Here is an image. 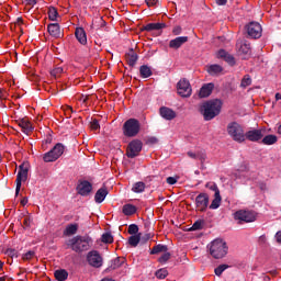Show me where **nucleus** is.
I'll return each mask as SVG.
<instances>
[{"mask_svg":"<svg viewBox=\"0 0 281 281\" xmlns=\"http://www.w3.org/2000/svg\"><path fill=\"white\" fill-rule=\"evenodd\" d=\"M139 74L142 78H150V76H153V70L150 69V67L143 65L139 68Z\"/></svg>","mask_w":281,"mask_h":281,"instance_id":"nucleus-35","label":"nucleus"},{"mask_svg":"<svg viewBox=\"0 0 281 281\" xmlns=\"http://www.w3.org/2000/svg\"><path fill=\"white\" fill-rule=\"evenodd\" d=\"M64 111H65L66 117H71V113H74V108H71L70 105H67Z\"/></svg>","mask_w":281,"mask_h":281,"instance_id":"nucleus-51","label":"nucleus"},{"mask_svg":"<svg viewBox=\"0 0 281 281\" xmlns=\"http://www.w3.org/2000/svg\"><path fill=\"white\" fill-rule=\"evenodd\" d=\"M124 257H116L111 265V269H120V267L124 265Z\"/></svg>","mask_w":281,"mask_h":281,"instance_id":"nucleus-39","label":"nucleus"},{"mask_svg":"<svg viewBox=\"0 0 281 281\" xmlns=\"http://www.w3.org/2000/svg\"><path fill=\"white\" fill-rule=\"evenodd\" d=\"M27 5H36V0H26Z\"/></svg>","mask_w":281,"mask_h":281,"instance_id":"nucleus-61","label":"nucleus"},{"mask_svg":"<svg viewBox=\"0 0 281 281\" xmlns=\"http://www.w3.org/2000/svg\"><path fill=\"white\" fill-rule=\"evenodd\" d=\"M199 229H203V221H196L191 227V232H196Z\"/></svg>","mask_w":281,"mask_h":281,"instance_id":"nucleus-49","label":"nucleus"},{"mask_svg":"<svg viewBox=\"0 0 281 281\" xmlns=\"http://www.w3.org/2000/svg\"><path fill=\"white\" fill-rule=\"evenodd\" d=\"M210 205V196L206 193H200L195 198V206L198 212H205Z\"/></svg>","mask_w":281,"mask_h":281,"instance_id":"nucleus-14","label":"nucleus"},{"mask_svg":"<svg viewBox=\"0 0 281 281\" xmlns=\"http://www.w3.org/2000/svg\"><path fill=\"white\" fill-rule=\"evenodd\" d=\"M276 239H277V243H279V245H281V231H279V232L276 234Z\"/></svg>","mask_w":281,"mask_h":281,"instance_id":"nucleus-58","label":"nucleus"},{"mask_svg":"<svg viewBox=\"0 0 281 281\" xmlns=\"http://www.w3.org/2000/svg\"><path fill=\"white\" fill-rule=\"evenodd\" d=\"M139 232V226L137 224H131L127 228V234H131L132 236H137Z\"/></svg>","mask_w":281,"mask_h":281,"instance_id":"nucleus-43","label":"nucleus"},{"mask_svg":"<svg viewBox=\"0 0 281 281\" xmlns=\"http://www.w3.org/2000/svg\"><path fill=\"white\" fill-rule=\"evenodd\" d=\"M159 0H145V3L148 5V8H153V5H157Z\"/></svg>","mask_w":281,"mask_h":281,"instance_id":"nucleus-52","label":"nucleus"},{"mask_svg":"<svg viewBox=\"0 0 281 281\" xmlns=\"http://www.w3.org/2000/svg\"><path fill=\"white\" fill-rule=\"evenodd\" d=\"M166 251H168V246L158 244L153 247V249L150 250V255L155 256L157 254H165Z\"/></svg>","mask_w":281,"mask_h":281,"instance_id":"nucleus-32","label":"nucleus"},{"mask_svg":"<svg viewBox=\"0 0 281 281\" xmlns=\"http://www.w3.org/2000/svg\"><path fill=\"white\" fill-rule=\"evenodd\" d=\"M75 36L81 45H87V33L85 32V29L77 27L75 31Z\"/></svg>","mask_w":281,"mask_h":281,"instance_id":"nucleus-26","label":"nucleus"},{"mask_svg":"<svg viewBox=\"0 0 281 281\" xmlns=\"http://www.w3.org/2000/svg\"><path fill=\"white\" fill-rule=\"evenodd\" d=\"M55 280L57 281H65L69 278V272L65 269L56 270L54 272Z\"/></svg>","mask_w":281,"mask_h":281,"instance_id":"nucleus-29","label":"nucleus"},{"mask_svg":"<svg viewBox=\"0 0 281 281\" xmlns=\"http://www.w3.org/2000/svg\"><path fill=\"white\" fill-rule=\"evenodd\" d=\"M101 240L102 243L111 245V243H113V235H111V233H105L102 235Z\"/></svg>","mask_w":281,"mask_h":281,"instance_id":"nucleus-46","label":"nucleus"},{"mask_svg":"<svg viewBox=\"0 0 281 281\" xmlns=\"http://www.w3.org/2000/svg\"><path fill=\"white\" fill-rule=\"evenodd\" d=\"M63 153H65V146H63V144H60V143H57L53 149H50L48 153L44 154L43 160L46 164L56 161L63 155Z\"/></svg>","mask_w":281,"mask_h":281,"instance_id":"nucleus-7","label":"nucleus"},{"mask_svg":"<svg viewBox=\"0 0 281 281\" xmlns=\"http://www.w3.org/2000/svg\"><path fill=\"white\" fill-rule=\"evenodd\" d=\"M144 144L139 139H134L127 145L126 149V157L130 159H135V157L139 156V153H142Z\"/></svg>","mask_w":281,"mask_h":281,"instance_id":"nucleus-8","label":"nucleus"},{"mask_svg":"<svg viewBox=\"0 0 281 281\" xmlns=\"http://www.w3.org/2000/svg\"><path fill=\"white\" fill-rule=\"evenodd\" d=\"M31 223H32V220L30 217H25L23 221L24 227H30Z\"/></svg>","mask_w":281,"mask_h":281,"instance_id":"nucleus-55","label":"nucleus"},{"mask_svg":"<svg viewBox=\"0 0 281 281\" xmlns=\"http://www.w3.org/2000/svg\"><path fill=\"white\" fill-rule=\"evenodd\" d=\"M209 251L212 258L221 260L227 256V243L223 239H215L209 245Z\"/></svg>","mask_w":281,"mask_h":281,"instance_id":"nucleus-3","label":"nucleus"},{"mask_svg":"<svg viewBox=\"0 0 281 281\" xmlns=\"http://www.w3.org/2000/svg\"><path fill=\"white\" fill-rule=\"evenodd\" d=\"M48 34L54 38H60V25L58 23H50L47 26Z\"/></svg>","mask_w":281,"mask_h":281,"instance_id":"nucleus-24","label":"nucleus"},{"mask_svg":"<svg viewBox=\"0 0 281 281\" xmlns=\"http://www.w3.org/2000/svg\"><path fill=\"white\" fill-rule=\"evenodd\" d=\"M7 254H8L9 256H11V258H14V256H16V250H14V249H8V250H7Z\"/></svg>","mask_w":281,"mask_h":281,"instance_id":"nucleus-57","label":"nucleus"},{"mask_svg":"<svg viewBox=\"0 0 281 281\" xmlns=\"http://www.w3.org/2000/svg\"><path fill=\"white\" fill-rule=\"evenodd\" d=\"M212 91H214V83H206L200 89L199 95L200 98H210Z\"/></svg>","mask_w":281,"mask_h":281,"instance_id":"nucleus-22","label":"nucleus"},{"mask_svg":"<svg viewBox=\"0 0 281 281\" xmlns=\"http://www.w3.org/2000/svg\"><path fill=\"white\" fill-rule=\"evenodd\" d=\"M221 201H223V198H221V192L214 193V199L209 206L210 210H218V207H221Z\"/></svg>","mask_w":281,"mask_h":281,"instance_id":"nucleus-30","label":"nucleus"},{"mask_svg":"<svg viewBox=\"0 0 281 281\" xmlns=\"http://www.w3.org/2000/svg\"><path fill=\"white\" fill-rule=\"evenodd\" d=\"M138 58L139 57L137 56V53H135L133 48L125 54V60L130 67H135V65H137Z\"/></svg>","mask_w":281,"mask_h":281,"instance_id":"nucleus-20","label":"nucleus"},{"mask_svg":"<svg viewBox=\"0 0 281 281\" xmlns=\"http://www.w3.org/2000/svg\"><path fill=\"white\" fill-rule=\"evenodd\" d=\"M29 170L30 169L27 168V165H25V164L20 165L19 172H18L16 180H15V183H16L15 194H16V196H18L19 192H21L22 182L27 181Z\"/></svg>","mask_w":281,"mask_h":281,"instance_id":"nucleus-9","label":"nucleus"},{"mask_svg":"<svg viewBox=\"0 0 281 281\" xmlns=\"http://www.w3.org/2000/svg\"><path fill=\"white\" fill-rule=\"evenodd\" d=\"M251 85V76L245 75L241 79L240 87L243 89H247V87H250Z\"/></svg>","mask_w":281,"mask_h":281,"instance_id":"nucleus-40","label":"nucleus"},{"mask_svg":"<svg viewBox=\"0 0 281 281\" xmlns=\"http://www.w3.org/2000/svg\"><path fill=\"white\" fill-rule=\"evenodd\" d=\"M34 256H36V252L34 250H30L22 256V260L24 262H27V261L32 260L34 258Z\"/></svg>","mask_w":281,"mask_h":281,"instance_id":"nucleus-45","label":"nucleus"},{"mask_svg":"<svg viewBox=\"0 0 281 281\" xmlns=\"http://www.w3.org/2000/svg\"><path fill=\"white\" fill-rule=\"evenodd\" d=\"M276 100H281V93L276 94Z\"/></svg>","mask_w":281,"mask_h":281,"instance_id":"nucleus-64","label":"nucleus"},{"mask_svg":"<svg viewBox=\"0 0 281 281\" xmlns=\"http://www.w3.org/2000/svg\"><path fill=\"white\" fill-rule=\"evenodd\" d=\"M48 19L49 21H56V19H58V10H56V8L50 7L48 9Z\"/></svg>","mask_w":281,"mask_h":281,"instance_id":"nucleus-41","label":"nucleus"},{"mask_svg":"<svg viewBox=\"0 0 281 281\" xmlns=\"http://www.w3.org/2000/svg\"><path fill=\"white\" fill-rule=\"evenodd\" d=\"M78 234V224H69L64 229V236H74Z\"/></svg>","mask_w":281,"mask_h":281,"instance_id":"nucleus-31","label":"nucleus"},{"mask_svg":"<svg viewBox=\"0 0 281 281\" xmlns=\"http://www.w3.org/2000/svg\"><path fill=\"white\" fill-rule=\"evenodd\" d=\"M226 269H229V266L227 265H220L217 268H215L214 272L215 276H217L218 278H221V276H223V271H225Z\"/></svg>","mask_w":281,"mask_h":281,"instance_id":"nucleus-44","label":"nucleus"},{"mask_svg":"<svg viewBox=\"0 0 281 281\" xmlns=\"http://www.w3.org/2000/svg\"><path fill=\"white\" fill-rule=\"evenodd\" d=\"M217 58H222V60H225V63H227V65H229L231 67H234V65H236V58L234 57V55L229 54L225 49H220L217 52Z\"/></svg>","mask_w":281,"mask_h":281,"instance_id":"nucleus-17","label":"nucleus"},{"mask_svg":"<svg viewBox=\"0 0 281 281\" xmlns=\"http://www.w3.org/2000/svg\"><path fill=\"white\" fill-rule=\"evenodd\" d=\"M167 183H168L169 186H175V183H177V178H175V177H168V178H167Z\"/></svg>","mask_w":281,"mask_h":281,"instance_id":"nucleus-54","label":"nucleus"},{"mask_svg":"<svg viewBox=\"0 0 281 281\" xmlns=\"http://www.w3.org/2000/svg\"><path fill=\"white\" fill-rule=\"evenodd\" d=\"M217 5H227V0H215Z\"/></svg>","mask_w":281,"mask_h":281,"instance_id":"nucleus-59","label":"nucleus"},{"mask_svg":"<svg viewBox=\"0 0 281 281\" xmlns=\"http://www.w3.org/2000/svg\"><path fill=\"white\" fill-rule=\"evenodd\" d=\"M155 276L158 280H166V278H168V270L166 268H161L155 272Z\"/></svg>","mask_w":281,"mask_h":281,"instance_id":"nucleus-38","label":"nucleus"},{"mask_svg":"<svg viewBox=\"0 0 281 281\" xmlns=\"http://www.w3.org/2000/svg\"><path fill=\"white\" fill-rule=\"evenodd\" d=\"M135 212H137V207H135V205H133V204L123 205V214L125 216H133V214H135Z\"/></svg>","mask_w":281,"mask_h":281,"instance_id":"nucleus-34","label":"nucleus"},{"mask_svg":"<svg viewBox=\"0 0 281 281\" xmlns=\"http://www.w3.org/2000/svg\"><path fill=\"white\" fill-rule=\"evenodd\" d=\"M261 143L265 145V146H273V144H277L278 143V136L273 135V134H269L267 136H265L262 139H261Z\"/></svg>","mask_w":281,"mask_h":281,"instance_id":"nucleus-28","label":"nucleus"},{"mask_svg":"<svg viewBox=\"0 0 281 281\" xmlns=\"http://www.w3.org/2000/svg\"><path fill=\"white\" fill-rule=\"evenodd\" d=\"M64 72L65 70L63 69V67H55L50 71V76H53V78H60V76H63Z\"/></svg>","mask_w":281,"mask_h":281,"instance_id":"nucleus-42","label":"nucleus"},{"mask_svg":"<svg viewBox=\"0 0 281 281\" xmlns=\"http://www.w3.org/2000/svg\"><path fill=\"white\" fill-rule=\"evenodd\" d=\"M108 194H109V189H106V187L100 188L94 194L95 203H102L106 199Z\"/></svg>","mask_w":281,"mask_h":281,"instance_id":"nucleus-23","label":"nucleus"},{"mask_svg":"<svg viewBox=\"0 0 281 281\" xmlns=\"http://www.w3.org/2000/svg\"><path fill=\"white\" fill-rule=\"evenodd\" d=\"M139 240H142V233H138L137 235H132L128 238V245H131V247H137V245H139Z\"/></svg>","mask_w":281,"mask_h":281,"instance_id":"nucleus-36","label":"nucleus"},{"mask_svg":"<svg viewBox=\"0 0 281 281\" xmlns=\"http://www.w3.org/2000/svg\"><path fill=\"white\" fill-rule=\"evenodd\" d=\"M250 38H260L262 36V26L258 22H250L245 26Z\"/></svg>","mask_w":281,"mask_h":281,"instance_id":"nucleus-11","label":"nucleus"},{"mask_svg":"<svg viewBox=\"0 0 281 281\" xmlns=\"http://www.w3.org/2000/svg\"><path fill=\"white\" fill-rule=\"evenodd\" d=\"M93 191V184L87 180H79V183L77 184V194H80V196H89L91 192Z\"/></svg>","mask_w":281,"mask_h":281,"instance_id":"nucleus-13","label":"nucleus"},{"mask_svg":"<svg viewBox=\"0 0 281 281\" xmlns=\"http://www.w3.org/2000/svg\"><path fill=\"white\" fill-rule=\"evenodd\" d=\"M93 239L89 235H77L68 240L67 246L76 254H82L91 249Z\"/></svg>","mask_w":281,"mask_h":281,"instance_id":"nucleus-1","label":"nucleus"},{"mask_svg":"<svg viewBox=\"0 0 281 281\" xmlns=\"http://www.w3.org/2000/svg\"><path fill=\"white\" fill-rule=\"evenodd\" d=\"M16 123L19 126H21L25 135H30V133H32V123L30 122V120H27V117L19 119Z\"/></svg>","mask_w":281,"mask_h":281,"instance_id":"nucleus-19","label":"nucleus"},{"mask_svg":"<svg viewBox=\"0 0 281 281\" xmlns=\"http://www.w3.org/2000/svg\"><path fill=\"white\" fill-rule=\"evenodd\" d=\"M184 43H188V36L176 37L169 42V47L171 49H179Z\"/></svg>","mask_w":281,"mask_h":281,"instance_id":"nucleus-21","label":"nucleus"},{"mask_svg":"<svg viewBox=\"0 0 281 281\" xmlns=\"http://www.w3.org/2000/svg\"><path fill=\"white\" fill-rule=\"evenodd\" d=\"M223 71V66L221 65H211L207 67V74H210V76H217V74H222Z\"/></svg>","mask_w":281,"mask_h":281,"instance_id":"nucleus-33","label":"nucleus"},{"mask_svg":"<svg viewBox=\"0 0 281 281\" xmlns=\"http://www.w3.org/2000/svg\"><path fill=\"white\" fill-rule=\"evenodd\" d=\"M90 128L91 131H99L100 128V123L98 122V120H92V122H90Z\"/></svg>","mask_w":281,"mask_h":281,"instance_id":"nucleus-50","label":"nucleus"},{"mask_svg":"<svg viewBox=\"0 0 281 281\" xmlns=\"http://www.w3.org/2000/svg\"><path fill=\"white\" fill-rule=\"evenodd\" d=\"M171 254L166 251L164 255H161L158 259V262H160L161 265H164L165 262H168L169 259L171 258Z\"/></svg>","mask_w":281,"mask_h":281,"instance_id":"nucleus-47","label":"nucleus"},{"mask_svg":"<svg viewBox=\"0 0 281 281\" xmlns=\"http://www.w3.org/2000/svg\"><path fill=\"white\" fill-rule=\"evenodd\" d=\"M153 238V235H150V233L145 234L143 237H140V240H143V243H148V240H150Z\"/></svg>","mask_w":281,"mask_h":281,"instance_id":"nucleus-53","label":"nucleus"},{"mask_svg":"<svg viewBox=\"0 0 281 281\" xmlns=\"http://www.w3.org/2000/svg\"><path fill=\"white\" fill-rule=\"evenodd\" d=\"M149 144H157V138L156 137H150L148 138Z\"/></svg>","mask_w":281,"mask_h":281,"instance_id":"nucleus-60","label":"nucleus"},{"mask_svg":"<svg viewBox=\"0 0 281 281\" xmlns=\"http://www.w3.org/2000/svg\"><path fill=\"white\" fill-rule=\"evenodd\" d=\"M101 281H115L113 278L105 277Z\"/></svg>","mask_w":281,"mask_h":281,"instance_id":"nucleus-63","label":"nucleus"},{"mask_svg":"<svg viewBox=\"0 0 281 281\" xmlns=\"http://www.w3.org/2000/svg\"><path fill=\"white\" fill-rule=\"evenodd\" d=\"M144 190H146V183H144L142 181L134 183V186L132 188V192H136V194L144 192Z\"/></svg>","mask_w":281,"mask_h":281,"instance_id":"nucleus-37","label":"nucleus"},{"mask_svg":"<svg viewBox=\"0 0 281 281\" xmlns=\"http://www.w3.org/2000/svg\"><path fill=\"white\" fill-rule=\"evenodd\" d=\"M27 203V198H23L21 200V205H23V207H25V204Z\"/></svg>","mask_w":281,"mask_h":281,"instance_id":"nucleus-62","label":"nucleus"},{"mask_svg":"<svg viewBox=\"0 0 281 281\" xmlns=\"http://www.w3.org/2000/svg\"><path fill=\"white\" fill-rule=\"evenodd\" d=\"M172 33L175 34V36H179V34H181V26H176L172 30Z\"/></svg>","mask_w":281,"mask_h":281,"instance_id":"nucleus-56","label":"nucleus"},{"mask_svg":"<svg viewBox=\"0 0 281 281\" xmlns=\"http://www.w3.org/2000/svg\"><path fill=\"white\" fill-rule=\"evenodd\" d=\"M164 27H166V23H148L147 25L143 26L142 31L153 32L155 30H164Z\"/></svg>","mask_w":281,"mask_h":281,"instance_id":"nucleus-27","label":"nucleus"},{"mask_svg":"<svg viewBox=\"0 0 281 281\" xmlns=\"http://www.w3.org/2000/svg\"><path fill=\"white\" fill-rule=\"evenodd\" d=\"M187 155L191 159H198V161H201V164H205V159H207V156L205 155V151H203V150H200L196 153L188 151Z\"/></svg>","mask_w":281,"mask_h":281,"instance_id":"nucleus-25","label":"nucleus"},{"mask_svg":"<svg viewBox=\"0 0 281 281\" xmlns=\"http://www.w3.org/2000/svg\"><path fill=\"white\" fill-rule=\"evenodd\" d=\"M221 109H223V101L218 99L211 100L209 102H205L202 105V114L206 122H210V120H214L216 115L221 114Z\"/></svg>","mask_w":281,"mask_h":281,"instance_id":"nucleus-2","label":"nucleus"},{"mask_svg":"<svg viewBox=\"0 0 281 281\" xmlns=\"http://www.w3.org/2000/svg\"><path fill=\"white\" fill-rule=\"evenodd\" d=\"M265 137L262 130H251L245 134V139L248 142H260Z\"/></svg>","mask_w":281,"mask_h":281,"instance_id":"nucleus-15","label":"nucleus"},{"mask_svg":"<svg viewBox=\"0 0 281 281\" xmlns=\"http://www.w3.org/2000/svg\"><path fill=\"white\" fill-rule=\"evenodd\" d=\"M87 261L90 267H94V269H100L102 267L104 259H102V255L98 250H91L87 255Z\"/></svg>","mask_w":281,"mask_h":281,"instance_id":"nucleus-10","label":"nucleus"},{"mask_svg":"<svg viewBox=\"0 0 281 281\" xmlns=\"http://www.w3.org/2000/svg\"><path fill=\"white\" fill-rule=\"evenodd\" d=\"M227 133L234 142H237L238 144L245 142V130L243 128V125L237 122H231L227 125Z\"/></svg>","mask_w":281,"mask_h":281,"instance_id":"nucleus-4","label":"nucleus"},{"mask_svg":"<svg viewBox=\"0 0 281 281\" xmlns=\"http://www.w3.org/2000/svg\"><path fill=\"white\" fill-rule=\"evenodd\" d=\"M237 50L244 56L251 55V45L247 41L238 40L236 43Z\"/></svg>","mask_w":281,"mask_h":281,"instance_id":"nucleus-16","label":"nucleus"},{"mask_svg":"<svg viewBox=\"0 0 281 281\" xmlns=\"http://www.w3.org/2000/svg\"><path fill=\"white\" fill-rule=\"evenodd\" d=\"M205 188L212 190V192H215V194H217V192H221V190H218V186H216L214 182H207L205 184Z\"/></svg>","mask_w":281,"mask_h":281,"instance_id":"nucleus-48","label":"nucleus"},{"mask_svg":"<svg viewBox=\"0 0 281 281\" xmlns=\"http://www.w3.org/2000/svg\"><path fill=\"white\" fill-rule=\"evenodd\" d=\"M140 128L142 125L137 119H128L123 125V134L125 137H136Z\"/></svg>","mask_w":281,"mask_h":281,"instance_id":"nucleus-5","label":"nucleus"},{"mask_svg":"<svg viewBox=\"0 0 281 281\" xmlns=\"http://www.w3.org/2000/svg\"><path fill=\"white\" fill-rule=\"evenodd\" d=\"M177 89L181 98H190L192 95V87L187 79H181L177 85Z\"/></svg>","mask_w":281,"mask_h":281,"instance_id":"nucleus-12","label":"nucleus"},{"mask_svg":"<svg viewBox=\"0 0 281 281\" xmlns=\"http://www.w3.org/2000/svg\"><path fill=\"white\" fill-rule=\"evenodd\" d=\"M159 113L161 115V117H164V120H175V117H177V112H175L172 109L167 108V106H161L159 110Z\"/></svg>","mask_w":281,"mask_h":281,"instance_id":"nucleus-18","label":"nucleus"},{"mask_svg":"<svg viewBox=\"0 0 281 281\" xmlns=\"http://www.w3.org/2000/svg\"><path fill=\"white\" fill-rule=\"evenodd\" d=\"M234 220L237 221L238 225H244V223H254L256 221V212L239 210L234 213Z\"/></svg>","mask_w":281,"mask_h":281,"instance_id":"nucleus-6","label":"nucleus"}]
</instances>
